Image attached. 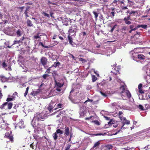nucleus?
Instances as JSON below:
<instances>
[{"mask_svg": "<svg viewBox=\"0 0 150 150\" xmlns=\"http://www.w3.org/2000/svg\"><path fill=\"white\" fill-rule=\"evenodd\" d=\"M47 117L45 113L37 112L34 115L33 119L32 121V124L35 129H38L41 125H43L42 121H44Z\"/></svg>", "mask_w": 150, "mask_h": 150, "instance_id": "1", "label": "nucleus"}, {"mask_svg": "<svg viewBox=\"0 0 150 150\" xmlns=\"http://www.w3.org/2000/svg\"><path fill=\"white\" fill-rule=\"evenodd\" d=\"M120 89L122 90L121 92L122 98L124 100H126L127 98H130L131 96V95L128 90H125V86L124 85L120 87Z\"/></svg>", "mask_w": 150, "mask_h": 150, "instance_id": "2", "label": "nucleus"}, {"mask_svg": "<svg viewBox=\"0 0 150 150\" xmlns=\"http://www.w3.org/2000/svg\"><path fill=\"white\" fill-rule=\"evenodd\" d=\"M77 27L76 25H72L71 27L69 30V35H71V36H72L73 35L75 36L76 35V32L77 30Z\"/></svg>", "mask_w": 150, "mask_h": 150, "instance_id": "3", "label": "nucleus"}, {"mask_svg": "<svg viewBox=\"0 0 150 150\" xmlns=\"http://www.w3.org/2000/svg\"><path fill=\"white\" fill-rule=\"evenodd\" d=\"M17 93L15 92L13 93L12 96H11L9 95H8V97L6 99V101L7 102H9L11 101L14 100L16 98V96L17 95Z\"/></svg>", "mask_w": 150, "mask_h": 150, "instance_id": "4", "label": "nucleus"}, {"mask_svg": "<svg viewBox=\"0 0 150 150\" xmlns=\"http://www.w3.org/2000/svg\"><path fill=\"white\" fill-rule=\"evenodd\" d=\"M7 102L4 103L1 106L0 108L2 109H4L6 105H7V109L9 110L11 109L13 105V103L11 102Z\"/></svg>", "mask_w": 150, "mask_h": 150, "instance_id": "5", "label": "nucleus"}, {"mask_svg": "<svg viewBox=\"0 0 150 150\" xmlns=\"http://www.w3.org/2000/svg\"><path fill=\"white\" fill-rule=\"evenodd\" d=\"M57 75V74L55 73L52 74V76L54 78V81L56 84V87L61 88L63 86L64 83H61L59 82H57L55 79V76Z\"/></svg>", "mask_w": 150, "mask_h": 150, "instance_id": "6", "label": "nucleus"}, {"mask_svg": "<svg viewBox=\"0 0 150 150\" xmlns=\"http://www.w3.org/2000/svg\"><path fill=\"white\" fill-rule=\"evenodd\" d=\"M121 120L122 121V126L121 128H122L123 127L124 125L126 124H129L130 123V122L129 121L126 120V118L125 117H122L121 116H120L119 117Z\"/></svg>", "mask_w": 150, "mask_h": 150, "instance_id": "7", "label": "nucleus"}, {"mask_svg": "<svg viewBox=\"0 0 150 150\" xmlns=\"http://www.w3.org/2000/svg\"><path fill=\"white\" fill-rule=\"evenodd\" d=\"M14 30L16 32V34L18 37L21 36L23 32V30L21 27H20L19 28H18L17 29H14Z\"/></svg>", "mask_w": 150, "mask_h": 150, "instance_id": "8", "label": "nucleus"}, {"mask_svg": "<svg viewBox=\"0 0 150 150\" xmlns=\"http://www.w3.org/2000/svg\"><path fill=\"white\" fill-rule=\"evenodd\" d=\"M120 67L119 66L117 67H115V68L111 71V73H113L115 75H117V74H120Z\"/></svg>", "mask_w": 150, "mask_h": 150, "instance_id": "9", "label": "nucleus"}, {"mask_svg": "<svg viewBox=\"0 0 150 150\" xmlns=\"http://www.w3.org/2000/svg\"><path fill=\"white\" fill-rule=\"evenodd\" d=\"M40 62L42 65L45 66L47 64V59L45 57H43L41 58Z\"/></svg>", "mask_w": 150, "mask_h": 150, "instance_id": "10", "label": "nucleus"}, {"mask_svg": "<svg viewBox=\"0 0 150 150\" xmlns=\"http://www.w3.org/2000/svg\"><path fill=\"white\" fill-rule=\"evenodd\" d=\"M4 137L6 138L9 139L12 142L13 140V136L12 135H10L9 133L8 132H6L5 133Z\"/></svg>", "mask_w": 150, "mask_h": 150, "instance_id": "11", "label": "nucleus"}, {"mask_svg": "<svg viewBox=\"0 0 150 150\" xmlns=\"http://www.w3.org/2000/svg\"><path fill=\"white\" fill-rule=\"evenodd\" d=\"M129 20H131L130 16V15L128 16L127 17H125L123 19V20L125 21V23L127 25H129L131 23V22L129 21Z\"/></svg>", "mask_w": 150, "mask_h": 150, "instance_id": "12", "label": "nucleus"}, {"mask_svg": "<svg viewBox=\"0 0 150 150\" xmlns=\"http://www.w3.org/2000/svg\"><path fill=\"white\" fill-rule=\"evenodd\" d=\"M37 143L33 142L30 144V147L32 150H35L37 148Z\"/></svg>", "mask_w": 150, "mask_h": 150, "instance_id": "13", "label": "nucleus"}, {"mask_svg": "<svg viewBox=\"0 0 150 150\" xmlns=\"http://www.w3.org/2000/svg\"><path fill=\"white\" fill-rule=\"evenodd\" d=\"M54 103L52 102H51L49 105V106L47 108L48 110L50 111V112H51L52 109L54 106Z\"/></svg>", "mask_w": 150, "mask_h": 150, "instance_id": "14", "label": "nucleus"}, {"mask_svg": "<svg viewBox=\"0 0 150 150\" xmlns=\"http://www.w3.org/2000/svg\"><path fill=\"white\" fill-rule=\"evenodd\" d=\"M2 65L3 67L4 68L6 69V70H7V67H8V69L9 70H11V67L9 66H8V65L6 64L5 63V61H4V62L2 63Z\"/></svg>", "mask_w": 150, "mask_h": 150, "instance_id": "15", "label": "nucleus"}, {"mask_svg": "<svg viewBox=\"0 0 150 150\" xmlns=\"http://www.w3.org/2000/svg\"><path fill=\"white\" fill-rule=\"evenodd\" d=\"M69 129L68 127H66L64 129V135L66 136H68L69 134Z\"/></svg>", "mask_w": 150, "mask_h": 150, "instance_id": "16", "label": "nucleus"}, {"mask_svg": "<svg viewBox=\"0 0 150 150\" xmlns=\"http://www.w3.org/2000/svg\"><path fill=\"white\" fill-rule=\"evenodd\" d=\"M23 124V121H20L18 124H17L16 127H18L20 128L21 129L24 127Z\"/></svg>", "mask_w": 150, "mask_h": 150, "instance_id": "17", "label": "nucleus"}, {"mask_svg": "<svg viewBox=\"0 0 150 150\" xmlns=\"http://www.w3.org/2000/svg\"><path fill=\"white\" fill-rule=\"evenodd\" d=\"M7 81V79L2 75L0 74V81L2 82H5Z\"/></svg>", "mask_w": 150, "mask_h": 150, "instance_id": "18", "label": "nucleus"}, {"mask_svg": "<svg viewBox=\"0 0 150 150\" xmlns=\"http://www.w3.org/2000/svg\"><path fill=\"white\" fill-rule=\"evenodd\" d=\"M24 39H25V38L24 36H23V37L22 38H21V39H20V40H19L14 41V43H13V45H15V44H18L20 42H22V41H23V40Z\"/></svg>", "mask_w": 150, "mask_h": 150, "instance_id": "19", "label": "nucleus"}, {"mask_svg": "<svg viewBox=\"0 0 150 150\" xmlns=\"http://www.w3.org/2000/svg\"><path fill=\"white\" fill-rule=\"evenodd\" d=\"M68 41L69 42V44L72 45H73V44H72V43L73 42V39L71 37V36L70 35H68Z\"/></svg>", "mask_w": 150, "mask_h": 150, "instance_id": "20", "label": "nucleus"}, {"mask_svg": "<svg viewBox=\"0 0 150 150\" xmlns=\"http://www.w3.org/2000/svg\"><path fill=\"white\" fill-rule=\"evenodd\" d=\"M60 64V63L58 62H56L54 63V64L52 65L51 67H54L55 68H56L58 66H59Z\"/></svg>", "mask_w": 150, "mask_h": 150, "instance_id": "21", "label": "nucleus"}, {"mask_svg": "<svg viewBox=\"0 0 150 150\" xmlns=\"http://www.w3.org/2000/svg\"><path fill=\"white\" fill-rule=\"evenodd\" d=\"M27 25L29 27H32L33 26V24L32 23V22L30 20L28 19L27 21Z\"/></svg>", "mask_w": 150, "mask_h": 150, "instance_id": "22", "label": "nucleus"}, {"mask_svg": "<svg viewBox=\"0 0 150 150\" xmlns=\"http://www.w3.org/2000/svg\"><path fill=\"white\" fill-rule=\"evenodd\" d=\"M137 57L140 60H144L145 59V56L141 54L138 55Z\"/></svg>", "mask_w": 150, "mask_h": 150, "instance_id": "23", "label": "nucleus"}, {"mask_svg": "<svg viewBox=\"0 0 150 150\" xmlns=\"http://www.w3.org/2000/svg\"><path fill=\"white\" fill-rule=\"evenodd\" d=\"M113 146L112 145H108L105 146L106 149L105 150H110L112 149V148Z\"/></svg>", "mask_w": 150, "mask_h": 150, "instance_id": "24", "label": "nucleus"}, {"mask_svg": "<svg viewBox=\"0 0 150 150\" xmlns=\"http://www.w3.org/2000/svg\"><path fill=\"white\" fill-rule=\"evenodd\" d=\"M147 25H139L137 26V28H139L140 27H142L144 29H146L147 28Z\"/></svg>", "mask_w": 150, "mask_h": 150, "instance_id": "25", "label": "nucleus"}, {"mask_svg": "<svg viewBox=\"0 0 150 150\" xmlns=\"http://www.w3.org/2000/svg\"><path fill=\"white\" fill-rule=\"evenodd\" d=\"M40 33H38L36 35L33 36V38L34 39H37L38 38H40V36L41 35H39Z\"/></svg>", "mask_w": 150, "mask_h": 150, "instance_id": "26", "label": "nucleus"}, {"mask_svg": "<svg viewBox=\"0 0 150 150\" xmlns=\"http://www.w3.org/2000/svg\"><path fill=\"white\" fill-rule=\"evenodd\" d=\"M57 134V133L56 132H55V133H53L52 135L55 141H56L57 139L58 136Z\"/></svg>", "mask_w": 150, "mask_h": 150, "instance_id": "27", "label": "nucleus"}, {"mask_svg": "<svg viewBox=\"0 0 150 150\" xmlns=\"http://www.w3.org/2000/svg\"><path fill=\"white\" fill-rule=\"evenodd\" d=\"M38 45H39V46L41 45L43 47L45 48H48L50 47L49 46H45V45H44L41 42H39V43L38 44Z\"/></svg>", "mask_w": 150, "mask_h": 150, "instance_id": "28", "label": "nucleus"}, {"mask_svg": "<svg viewBox=\"0 0 150 150\" xmlns=\"http://www.w3.org/2000/svg\"><path fill=\"white\" fill-rule=\"evenodd\" d=\"M92 80L93 82H95L97 79V77L94 75L92 76Z\"/></svg>", "mask_w": 150, "mask_h": 150, "instance_id": "29", "label": "nucleus"}, {"mask_svg": "<svg viewBox=\"0 0 150 150\" xmlns=\"http://www.w3.org/2000/svg\"><path fill=\"white\" fill-rule=\"evenodd\" d=\"M137 13V11H132L130 12L129 13V14L130 15V16H134L135 15V13Z\"/></svg>", "mask_w": 150, "mask_h": 150, "instance_id": "30", "label": "nucleus"}, {"mask_svg": "<svg viewBox=\"0 0 150 150\" xmlns=\"http://www.w3.org/2000/svg\"><path fill=\"white\" fill-rule=\"evenodd\" d=\"M92 122L94 123L95 124L97 125H100V122L97 120L92 121Z\"/></svg>", "mask_w": 150, "mask_h": 150, "instance_id": "31", "label": "nucleus"}, {"mask_svg": "<svg viewBox=\"0 0 150 150\" xmlns=\"http://www.w3.org/2000/svg\"><path fill=\"white\" fill-rule=\"evenodd\" d=\"M56 132L57 134H63V133L64 132L63 131L61 130L60 129H57L56 131Z\"/></svg>", "mask_w": 150, "mask_h": 150, "instance_id": "32", "label": "nucleus"}, {"mask_svg": "<svg viewBox=\"0 0 150 150\" xmlns=\"http://www.w3.org/2000/svg\"><path fill=\"white\" fill-rule=\"evenodd\" d=\"M100 144V143L99 142H96L94 144V145L93 146V148H94L98 146H99Z\"/></svg>", "mask_w": 150, "mask_h": 150, "instance_id": "33", "label": "nucleus"}, {"mask_svg": "<svg viewBox=\"0 0 150 150\" xmlns=\"http://www.w3.org/2000/svg\"><path fill=\"white\" fill-rule=\"evenodd\" d=\"M49 74H48L45 73V74L43 75L42 76V77L44 79H47V77L49 76Z\"/></svg>", "mask_w": 150, "mask_h": 150, "instance_id": "34", "label": "nucleus"}, {"mask_svg": "<svg viewBox=\"0 0 150 150\" xmlns=\"http://www.w3.org/2000/svg\"><path fill=\"white\" fill-rule=\"evenodd\" d=\"M29 89V87H28L26 89V91H25V92L24 93V96L25 97H26L27 96V94H28V90Z\"/></svg>", "mask_w": 150, "mask_h": 150, "instance_id": "35", "label": "nucleus"}, {"mask_svg": "<svg viewBox=\"0 0 150 150\" xmlns=\"http://www.w3.org/2000/svg\"><path fill=\"white\" fill-rule=\"evenodd\" d=\"M62 104L61 103H59L57 105V108L54 109V110H56L57 108H61L62 107Z\"/></svg>", "mask_w": 150, "mask_h": 150, "instance_id": "36", "label": "nucleus"}, {"mask_svg": "<svg viewBox=\"0 0 150 150\" xmlns=\"http://www.w3.org/2000/svg\"><path fill=\"white\" fill-rule=\"evenodd\" d=\"M38 93V92L37 91H33V92H31V94L33 96H35L36 95H37Z\"/></svg>", "mask_w": 150, "mask_h": 150, "instance_id": "37", "label": "nucleus"}, {"mask_svg": "<svg viewBox=\"0 0 150 150\" xmlns=\"http://www.w3.org/2000/svg\"><path fill=\"white\" fill-rule=\"evenodd\" d=\"M93 13L95 16V18L96 19L98 16V13L95 11L93 12Z\"/></svg>", "mask_w": 150, "mask_h": 150, "instance_id": "38", "label": "nucleus"}, {"mask_svg": "<svg viewBox=\"0 0 150 150\" xmlns=\"http://www.w3.org/2000/svg\"><path fill=\"white\" fill-rule=\"evenodd\" d=\"M42 14L44 15L45 16L47 17L48 18H49L50 17L49 15L45 12H43Z\"/></svg>", "mask_w": 150, "mask_h": 150, "instance_id": "39", "label": "nucleus"}, {"mask_svg": "<svg viewBox=\"0 0 150 150\" xmlns=\"http://www.w3.org/2000/svg\"><path fill=\"white\" fill-rule=\"evenodd\" d=\"M52 67H50L46 71V72H45V73H47V74H49L50 73V69L52 68Z\"/></svg>", "mask_w": 150, "mask_h": 150, "instance_id": "40", "label": "nucleus"}, {"mask_svg": "<svg viewBox=\"0 0 150 150\" xmlns=\"http://www.w3.org/2000/svg\"><path fill=\"white\" fill-rule=\"evenodd\" d=\"M79 60L82 62L83 63H85L86 62V60L82 58H80L79 59Z\"/></svg>", "mask_w": 150, "mask_h": 150, "instance_id": "41", "label": "nucleus"}, {"mask_svg": "<svg viewBox=\"0 0 150 150\" xmlns=\"http://www.w3.org/2000/svg\"><path fill=\"white\" fill-rule=\"evenodd\" d=\"M100 93H101V95H102L104 97H106L107 96V95L106 93H103L101 91H100Z\"/></svg>", "mask_w": 150, "mask_h": 150, "instance_id": "42", "label": "nucleus"}, {"mask_svg": "<svg viewBox=\"0 0 150 150\" xmlns=\"http://www.w3.org/2000/svg\"><path fill=\"white\" fill-rule=\"evenodd\" d=\"M138 108L139 109H140V110H144L143 107V106L142 105H139Z\"/></svg>", "mask_w": 150, "mask_h": 150, "instance_id": "43", "label": "nucleus"}, {"mask_svg": "<svg viewBox=\"0 0 150 150\" xmlns=\"http://www.w3.org/2000/svg\"><path fill=\"white\" fill-rule=\"evenodd\" d=\"M24 13L25 14V16L27 17H28L29 16L28 15V12H27V11L25 10Z\"/></svg>", "mask_w": 150, "mask_h": 150, "instance_id": "44", "label": "nucleus"}, {"mask_svg": "<svg viewBox=\"0 0 150 150\" xmlns=\"http://www.w3.org/2000/svg\"><path fill=\"white\" fill-rule=\"evenodd\" d=\"M61 88H59L58 87H56V90L58 92H60L61 90Z\"/></svg>", "mask_w": 150, "mask_h": 150, "instance_id": "45", "label": "nucleus"}, {"mask_svg": "<svg viewBox=\"0 0 150 150\" xmlns=\"http://www.w3.org/2000/svg\"><path fill=\"white\" fill-rule=\"evenodd\" d=\"M142 84L141 83H140L138 86V88L139 89H142Z\"/></svg>", "mask_w": 150, "mask_h": 150, "instance_id": "46", "label": "nucleus"}, {"mask_svg": "<svg viewBox=\"0 0 150 150\" xmlns=\"http://www.w3.org/2000/svg\"><path fill=\"white\" fill-rule=\"evenodd\" d=\"M71 145L70 144H69L66 147L65 149V150H69L70 147H71Z\"/></svg>", "mask_w": 150, "mask_h": 150, "instance_id": "47", "label": "nucleus"}, {"mask_svg": "<svg viewBox=\"0 0 150 150\" xmlns=\"http://www.w3.org/2000/svg\"><path fill=\"white\" fill-rule=\"evenodd\" d=\"M69 57H70L72 58L73 60L75 59V57L72 54H70V53H69Z\"/></svg>", "mask_w": 150, "mask_h": 150, "instance_id": "48", "label": "nucleus"}, {"mask_svg": "<svg viewBox=\"0 0 150 150\" xmlns=\"http://www.w3.org/2000/svg\"><path fill=\"white\" fill-rule=\"evenodd\" d=\"M117 25H115L112 28H111V32H112L113 30H114V29H115V27H116V26H117Z\"/></svg>", "mask_w": 150, "mask_h": 150, "instance_id": "49", "label": "nucleus"}, {"mask_svg": "<svg viewBox=\"0 0 150 150\" xmlns=\"http://www.w3.org/2000/svg\"><path fill=\"white\" fill-rule=\"evenodd\" d=\"M3 15L1 13V12H0V24L2 23V22L1 21V20L2 19V17Z\"/></svg>", "mask_w": 150, "mask_h": 150, "instance_id": "50", "label": "nucleus"}, {"mask_svg": "<svg viewBox=\"0 0 150 150\" xmlns=\"http://www.w3.org/2000/svg\"><path fill=\"white\" fill-rule=\"evenodd\" d=\"M139 93L141 94H142L144 93V92L142 90V89H139Z\"/></svg>", "mask_w": 150, "mask_h": 150, "instance_id": "51", "label": "nucleus"}, {"mask_svg": "<svg viewBox=\"0 0 150 150\" xmlns=\"http://www.w3.org/2000/svg\"><path fill=\"white\" fill-rule=\"evenodd\" d=\"M92 116H90V117H86L85 118V120H89L90 119H91L92 118Z\"/></svg>", "mask_w": 150, "mask_h": 150, "instance_id": "52", "label": "nucleus"}, {"mask_svg": "<svg viewBox=\"0 0 150 150\" xmlns=\"http://www.w3.org/2000/svg\"><path fill=\"white\" fill-rule=\"evenodd\" d=\"M54 14V13L52 12H50V14L51 17H52L53 18H54V17L53 16Z\"/></svg>", "mask_w": 150, "mask_h": 150, "instance_id": "53", "label": "nucleus"}, {"mask_svg": "<svg viewBox=\"0 0 150 150\" xmlns=\"http://www.w3.org/2000/svg\"><path fill=\"white\" fill-rule=\"evenodd\" d=\"M103 135V134L102 133H100L99 134H94L95 136H97V135Z\"/></svg>", "mask_w": 150, "mask_h": 150, "instance_id": "54", "label": "nucleus"}, {"mask_svg": "<svg viewBox=\"0 0 150 150\" xmlns=\"http://www.w3.org/2000/svg\"><path fill=\"white\" fill-rule=\"evenodd\" d=\"M2 94L1 93V91L0 90V99H1L3 96Z\"/></svg>", "mask_w": 150, "mask_h": 150, "instance_id": "55", "label": "nucleus"}, {"mask_svg": "<svg viewBox=\"0 0 150 150\" xmlns=\"http://www.w3.org/2000/svg\"><path fill=\"white\" fill-rule=\"evenodd\" d=\"M134 27V25H131L130 26V29H133Z\"/></svg>", "mask_w": 150, "mask_h": 150, "instance_id": "56", "label": "nucleus"}, {"mask_svg": "<svg viewBox=\"0 0 150 150\" xmlns=\"http://www.w3.org/2000/svg\"><path fill=\"white\" fill-rule=\"evenodd\" d=\"M123 113L122 112V111H119V117L120 116H121V115Z\"/></svg>", "mask_w": 150, "mask_h": 150, "instance_id": "57", "label": "nucleus"}, {"mask_svg": "<svg viewBox=\"0 0 150 150\" xmlns=\"http://www.w3.org/2000/svg\"><path fill=\"white\" fill-rule=\"evenodd\" d=\"M59 39H60L61 40H64V38H63V37L61 36H59Z\"/></svg>", "mask_w": 150, "mask_h": 150, "instance_id": "58", "label": "nucleus"}, {"mask_svg": "<svg viewBox=\"0 0 150 150\" xmlns=\"http://www.w3.org/2000/svg\"><path fill=\"white\" fill-rule=\"evenodd\" d=\"M128 3L130 4H131V3H133V2L131 1H130L129 0H128Z\"/></svg>", "mask_w": 150, "mask_h": 150, "instance_id": "59", "label": "nucleus"}, {"mask_svg": "<svg viewBox=\"0 0 150 150\" xmlns=\"http://www.w3.org/2000/svg\"><path fill=\"white\" fill-rule=\"evenodd\" d=\"M25 4L29 5H32L33 4V3L31 2H28L27 3H26Z\"/></svg>", "mask_w": 150, "mask_h": 150, "instance_id": "60", "label": "nucleus"}, {"mask_svg": "<svg viewBox=\"0 0 150 150\" xmlns=\"http://www.w3.org/2000/svg\"><path fill=\"white\" fill-rule=\"evenodd\" d=\"M127 9V8L126 6L123 7H122V9H123V10Z\"/></svg>", "mask_w": 150, "mask_h": 150, "instance_id": "61", "label": "nucleus"}, {"mask_svg": "<svg viewBox=\"0 0 150 150\" xmlns=\"http://www.w3.org/2000/svg\"><path fill=\"white\" fill-rule=\"evenodd\" d=\"M110 13L113 17L115 16V12H112Z\"/></svg>", "mask_w": 150, "mask_h": 150, "instance_id": "62", "label": "nucleus"}, {"mask_svg": "<svg viewBox=\"0 0 150 150\" xmlns=\"http://www.w3.org/2000/svg\"><path fill=\"white\" fill-rule=\"evenodd\" d=\"M82 33V35L83 36H84L86 35V33L85 32Z\"/></svg>", "mask_w": 150, "mask_h": 150, "instance_id": "63", "label": "nucleus"}, {"mask_svg": "<svg viewBox=\"0 0 150 150\" xmlns=\"http://www.w3.org/2000/svg\"><path fill=\"white\" fill-rule=\"evenodd\" d=\"M131 149L127 147V149H125V150H131Z\"/></svg>", "mask_w": 150, "mask_h": 150, "instance_id": "64", "label": "nucleus"}]
</instances>
